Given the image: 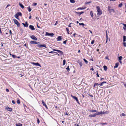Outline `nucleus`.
Listing matches in <instances>:
<instances>
[{
    "label": "nucleus",
    "instance_id": "f257e3e1",
    "mask_svg": "<svg viewBox=\"0 0 126 126\" xmlns=\"http://www.w3.org/2000/svg\"><path fill=\"white\" fill-rule=\"evenodd\" d=\"M96 8L97 12V15L99 16L101 15L102 14V12L100 10L99 7L98 6H96Z\"/></svg>",
    "mask_w": 126,
    "mask_h": 126
},
{
    "label": "nucleus",
    "instance_id": "f03ea898",
    "mask_svg": "<svg viewBox=\"0 0 126 126\" xmlns=\"http://www.w3.org/2000/svg\"><path fill=\"white\" fill-rule=\"evenodd\" d=\"M53 51H55L58 52V53L60 54V55L58 53V54L59 56V55H62L63 54V52L60 50H59L56 49H52Z\"/></svg>",
    "mask_w": 126,
    "mask_h": 126
},
{
    "label": "nucleus",
    "instance_id": "7ed1b4c3",
    "mask_svg": "<svg viewBox=\"0 0 126 126\" xmlns=\"http://www.w3.org/2000/svg\"><path fill=\"white\" fill-rule=\"evenodd\" d=\"M13 21L14 23L17 25L18 27L20 25V23L17 20L15 19H14Z\"/></svg>",
    "mask_w": 126,
    "mask_h": 126
},
{
    "label": "nucleus",
    "instance_id": "20e7f679",
    "mask_svg": "<svg viewBox=\"0 0 126 126\" xmlns=\"http://www.w3.org/2000/svg\"><path fill=\"white\" fill-rule=\"evenodd\" d=\"M54 35V33H49L47 32H46V33L45 35L46 36H53Z\"/></svg>",
    "mask_w": 126,
    "mask_h": 126
},
{
    "label": "nucleus",
    "instance_id": "39448f33",
    "mask_svg": "<svg viewBox=\"0 0 126 126\" xmlns=\"http://www.w3.org/2000/svg\"><path fill=\"white\" fill-rule=\"evenodd\" d=\"M30 43L31 44H36L39 45L40 43L39 42H37L35 41H30Z\"/></svg>",
    "mask_w": 126,
    "mask_h": 126
},
{
    "label": "nucleus",
    "instance_id": "423d86ee",
    "mask_svg": "<svg viewBox=\"0 0 126 126\" xmlns=\"http://www.w3.org/2000/svg\"><path fill=\"white\" fill-rule=\"evenodd\" d=\"M71 96L74 99H75L77 103H79V102L78 101V98H77V97L76 96H74L73 95H71Z\"/></svg>",
    "mask_w": 126,
    "mask_h": 126
},
{
    "label": "nucleus",
    "instance_id": "0eeeda50",
    "mask_svg": "<svg viewBox=\"0 0 126 126\" xmlns=\"http://www.w3.org/2000/svg\"><path fill=\"white\" fill-rule=\"evenodd\" d=\"M30 37L33 40H37V38L33 35H32Z\"/></svg>",
    "mask_w": 126,
    "mask_h": 126
},
{
    "label": "nucleus",
    "instance_id": "6e6552de",
    "mask_svg": "<svg viewBox=\"0 0 126 126\" xmlns=\"http://www.w3.org/2000/svg\"><path fill=\"white\" fill-rule=\"evenodd\" d=\"M37 46L38 47H45L46 48H47V47H46V45L45 44H43L42 45H38Z\"/></svg>",
    "mask_w": 126,
    "mask_h": 126
},
{
    "label": "nucleus",
    "instance_id": "1a4fd4ad",
    "mask_svg": "<svg viewBox=\"0 0 126 126\" xmlns=\"http://www.w3.org/2000/svg\"><path fill=\"white\" fill-rule=\"evenodd\" d=\"M97 115V113H95L93 114H90L89 115V117L90 118L95 117Z\"/></svg>",
    "mask_w": 126,
    "mask_h": 126
},
{
    "label": "nucleus",
    "instance_id": "9d476101",
    "mask_svg": "<svg viewBox=\"0 0 126 126\" xmlns=\"http://www.w3.org/2000/svg\"><path fill=\"white\" fill-rule=\"evenodd\" d=\"M31 63L32 64H33L34 65H36V66H40V67H41V65H40L38 63H35L34 62H32Z\"/></svg>",
    "mask_w": 126,
    "mask_h": 126
},
{
    "label": "nucleus",
    "instance_id": "9b49d317",
    "mask_svg": "<svg viewBox=\"0 0 126 126\" xmlns=\"http://www.w3.org/2000/svg\"><path fill=\"white\" fill-rule=\"evenodd\" d=\"M42 103L43 104V106H45L47 109H48V108L47 105L46 104L45 102L43 100H42Z\"/></svg>",
    "mask_w": 126,
    "mask_h": 126
},
{
    "label": "nucleus",
    "instance_id": "f8f14e48",
    "mask_svg": "<svg viewBox=\"0 0 126 126\" xmlns=\"http://www.w3.org/2000/svg\"><path fill=\"white\" fill-rule=\"evenodd\" d=\"M22 24L24 26V27H28V24L27 22H26L25 24H24V23H22Z\"/></svg>",
    "mask_w": 126,
    "mask_h": 126
},
{
    "label": "nucleus",
    "instance_id": "ddd939ff",
    "mask_svg": "<svg viewBox=\"0 0 126 126\" xmlns=\"http://www.w3.org/2000/svg\"><path fill=\"white\" fill-rule=\"evenodd\" d=\"M29 28L32 30H33L35 29L34 26L32 25H30L29 26Z\"/></svg>",
    "mask_w": 126,
    "mask_h": 126
},
{
    "label": "nucleus",
    "instance_id": "4468645a",
    "mask_svg": "<svg viewBox=\"0 0 126 126\" xmlns=\"http://www.w3.org/2000/svg\"><path fill=\"white\" fill-rule=\"evenodd\" d=\"M6 109H7V110L10 111H11L12 110V109L11 108H9L8 107H7L6 108Z\"/></svg>",
    "mask_w": 126,
    "mask_h": 126
},
{
    "label": "nucleus",
    "instance_id": "2eb2a0df",
    "mask_svg": "<svg viewBox=\"0 0 126 126\" xmlns=\"http://www.w3.org/2000/svg\"><path fill=\"white\" fill-rule=\"evenodd\" d=\"M75 13L77 14H78L79 16H80V15L84 13V12H75Z\"/></svg>",
    "mask_w": 126,
    "mask_h": 126
},
{
    "label": "nucleus",
    "instance_id": "dca6fc26",
    "mask_svg": "<svg viewBox=\"0 0 126 126\" xmlns=\"http://www.w3.org/2000/svg\"><path fill=\"white\" fill-rule=\"evenodd\" d=\"M119 64V63L118 62L117 63H115V65L114 66V68H117Z\"/></svg>",
    "mask_w": 126,
    "mask_h": 126
},
{
    "label": "nucleus",
    "instance_id": "f3484780",
    "mask_svg": "<svg viewBox=\"0 0 126 126\" xmlns=\"http://www.w3.org/2000/svg\"><path fill=\"white\" fill-rule=\"evenodd\" d=\"M110 13H114L115 11L113 9H111L110 10H109V11Z\"/></svg>",
    "mask_w": 126,
    "mask_h": 126
},
{
    "label": "nucleus",
    "instance_id": "a211bd4d",
    "mask_svg": "<svg viewBox=\"0 0 126 126\" xmlns=\"http://www.w3.org/2000/svg\"><path fill=\"white\" fill-rule=\"evenodd\" d=\"M61 36H59L57 38V41H60L62 39Z\"/></svg>",
    "mask_w": 126,
    "mask_h": 126
},
{
    "label": "nucleus",
    "instance_id": "6ab92c4d",
    "mask_svg": "<svg viewBox=\"0 0 126 126\" xmlns=\"http://www.w3.org/2000/svg\"><path fill=\"white\" fill-rule=\"evenodd\" d=\"M89 111L90 112H97V111L96 110H90Z\"/></svg>",
    "mask_w": 126,
    "mask_h": 126
},
{
    "label": "nucleus",
    "instance_id": "aec40b11",
    "mask_svg": "<svg viewBox=\"0 0 126 126\" xmlns=\"http://www.w3.org/2000/svg\"><path fill=\"white\" fill-rule=\"evenodd\" d=\"M78 63L79 64L80 66H81L82 65V62L80 61V60H79L78 61Z\"/></svg>",
    "mask_w": 126,
    "mask_h": 126
},
{
    "label": "nucleus",
    "instance_id": "412c9836",
    "mask_svg": "<svg viewBox=\"0 0 126 126\" xmlns=\"http://www.w3.org/2000/svg\"><path fill=\"white\" fill-rule=\"evenodd\" d=\"M106 83V81H103L101 83H100L99 84V85L100 86H102L104 83Z\"/></svg>",
    "mask_w": 126,
    "mask_h": 126
},
{
    "label": "nucleus",
    "instance_id": "4be33fe9",
    "mask_svg": "<svg viewBox=\"0 0 126 126\" xmlns=\"http://www.w3.org/2000/svg\"><path fill=\"white\" fill-rule=\"evenodd\" d=\"M19 5L22 8V9H23L24 8V6L22 5V4L20 3H19Z\"/></svg>",
    "mask_w": 126,
    "mask_h": 126
},
{
    "label": "nucleus",
    "instance_id": "5701e85b",
    "mask_svg": "<svg viewBox=\"0 0 126 126\" xmlns=\"http://www.w3.org/2000/svg\"><path fill=\"white\" fill-rule=\"evenodd\" d=\"M90 15L92 17H93L94 16V15L93 14V12L91 11L90 12Z\"/></svg>",
    "mask_w": 126,
    "mask_h": 126
},
{
    "label": "nucleus",
    "instance_id": "b1692460",
    "mask_svg": "<svg viewBox=\"0 0 126 126\" xmlns=\"http://www.w3.org/2000/svg\"><path fill=\"white\" fill-rule=\"evenodd\" d=\"M18 16H22V14L20 12H18L16 14Z\"/></svg>",
    "mask_w": 126,
    "mask_h": 126
},
{
    "label": "nucleus",
    "instance_id": "393cba45",
    "mask_svg": "<svg viewBox=\"0 0 126 126\" xmlns=\"http://www.w3.org/2000/svg\"><path fill=\"white\" fill-rule=\"evenodd\" d=\"M16 126H22V125L20 123L16 124Z\"/></svg>",
    "mask_w": 126,
    "mask_h": 126
},
{
    "label": "nucleus",
    "instance_id": "a878e982",
    "mask_svg": "<svg viewBox=\"0 0 126 126\" xmlns=\"http://www.w3.org/2000/svg\"><path fill=\"white\" fill-rule=\"evenodd\" d=\"M126 36L125 35L123 36V41L124 42H125L126 41Z\"/></svg>",
    "mask_w": 126,
    "mask_h": 126
},
{
    "label": "nucleus",
    "instance_id": "bb28decb",
    "mask_svg": "<svg viewBox=\"0 0 126 126\" xmlns=\"http://www.w3.org/2000/svg\"><path fill=\"white\" fill-rule=\"evenodd\" d=\"M102 114H107L109 113V112L108 111H103L102 112Z\"/></svg>",
    "mask_w": 126,
    "mask_h": 126
},
{
    "label": "nucleus",
    "instance_id": "cd10ccee",
    "mask_svg": "<svg viewBox=\"0 0 126 126\" xmlns=\"http://www.w3.org/2000/svg\"><path fill=\"white\" fill-rule=\"evenodd\" d=\"M17 103L18 104H20V100L19 99H17Z\"/></svg>",
    "mask_w": 126,
    "mask_h": 126
},
{
    "label": "nucleus",
    "instance_id": "c85d7f7f",
    "mask_svg": "<svg viewBox=\"0 0 126 126\" xmlns=\"http://www.w3.org/2000/svg\"><path fill=\"white\" fill-rule=\"evenodd\" d=\"M103 68H104V70H105V71H106L107 70V66H105V65H104L103 66Z\"/></svg>",
    "mask_w": 126,
    "mask_h": 126
},
{
    "label": "nucleus",
    "instance_id": "c756f323",
    "mask_svg": "<svg viewBox=\"0 0 126 126\" xmlns=\"http://www.w3.org/2000/svg\"><path fill=\"white\" fill-rule=\"evenodd\" d=\"M85 8H84L83 7H79L77 9L78 10H83L84 9H85Z\"/></svg>",
    "mask_w": 126,
    "mask_h": 126
},
{
    "label": "nucleus",
    "instance_id": "7c9ffc66",
    "mask_svg": "<svg viewBox=\"0 0 126 126\" xmlns=\"http://www.w3.org/2000/svg\"><path fill=\"white\" fill-rule=\"evenodd\" d=\"M14 16L16 19H19V18H18V16L17 15V14L15 15V16Z\"/></svg>",
    "mask_w": 126,
    "mask_h": 126
},
{
    "label": "nucleus",
    "instance_id": "2f4dec72",
    "mask_svg": "<svg viewBox=\"0 0 126 126\" xmlns=\"http://www.w3.org/2000/svg\"><path fill=\"white\" fill-rule=\"evenodd\" d=\"M99 85V84L98 83H95L94 84V87H95V88H96V87H95L97 85Z\"/></svg>",
    "mask_w": 126,
    "mask_h": 126
},
{
    "label": "nucleus",
    "instance_id": "473e14b6",
    "mask_svg": "<svg viewBox=\"0 0 126 126\" xmlns=\"http://www.w3.org/2000/svg\"><path fill=\"white\" fill-rule=\"evenodd\" d=\"M97 115H99L100 114H102V111L99 112H97Z\"/></svg>",
    "mask_w": 126,
    "mask_h": 126
},
{
    "label": "nucleus",
    "instance_id": "72a5a7b5",
    "mask_svg": "<svg viewBox=\"0 0 126 126\" xmlns=\"http://www.w3.org/2000/svg\"><path fill=\"white\" fill-rule=\"evenodd\" d=\"M28 8V10L29 12H30L31 11L32 9L30 8V6H29Z\"/></svg>",
    "mask_w": 126,
    "mask_h": 126
},
{
    "label": "nucleus",
    "instance_id": "f704fd0d",
    "mask_svg": "<svg viewBox=\"0 0 126 126\" xmlns=\"http://www.w3.org/2000/svg\"><path fill=\"white\" fill-rule=\"evenodd\" d=\"M122 58V56H119L118 57V60H121Z\"/></svg>",
    "mask_w": 126,
    "mask_h": 126
},
{
    "label": "nucleus",
    "instance_id": "c9c22d12",
    "mask_svg": "<svg viewBox=\"0 0 126 126\" xmlns=\"http://www.w3.org/2000/svg\"><path fill=\"white\" fill-rule=\"evenodd\" d=\"M66 31L67 32L68 34H69V29L67 28H66Z\"/></svg>",
    "mask_w": 126,
    "mask_h": 126
},
{
    "label": "nucleus",
    "instance_id": "e433bc0d",
    "mask_svg": "<svg viewBox=\"0 0 126 126\" xmlns=\"http://www.w3.org/2000/svg\"><path fill=\"white\" fill-rule=\"evenodd\" d=\"M126 115L124 113H122L120 115V116H124Z\"/></svg>",
    "mask_w": 126,
    "mask_h": 126
},
{
    "label": "nucleus",
    "instance_id": "4c0bfd02",
    "mask_svg": "<svg viewBox=\"0 0 126 126\" xmlns=\"http://www.w3.org/2000/svg\"><path fill=\"white\" fill-rule=\"evenodd\" d=\"M83 60L86 64H87L88 63V62L85 59H83Z\"/></svg>",
    "mask_w": 126,
    "mask_h": 126
},
{
    "label": "nucleus",
    "instance_id": "58836bf2",
    "mask_svg": "<svg viewBox=\"0 0 126 126\" xmlns=\"http://www.w3.org/2000/svg\"><path fill=\"white\" fill-rule=\"evenodd\" d=\"M66 70H67V71H70V69L69 68V66H68L67 68H66Z\"/></svg>",
    "mask_w": 126,
    "mask_h": 126
},
{
    "label": "nucleus",
    "instance_id": "ea45409f",
    "mask_svg": "<svg viewBox=\"0 0 126 126\" xmlns=\"http://www.w3.org/2000/svg\"><path fill=\"white\" fill-rule=\"evenodd\" d=\"M56 53L57 54H58V53L57 52H55L54 51H51L49 52V53Z\"/></svg>",
    "mask_w": 126,
    "mask_h": 126
},
{
    "label": "nucleus",
    "instance_id": "a19ab883",
    "mask_svg": "<svg viewBox=\"0 0 126 126\" xmlns=\"http://www.w3.org/2000/svg\"><path fill=\"white\" fill-rule=\"evenodd\" d=\"M70 2H71L74 3L75 2V1L74 0H70Z\"/></svg>",
    "mask_w": 126,
    "mask_h": 126
},
{
    "label": "nucleus",
    "instance_id": "79ce46f5",
    "mask_svg": "<svg viewBox=\"0 0 126 126\" xmlns=\"http://www.w3.org/2000/svg\"><path fill=\"white\" fill-rule=\"evenodd\" d=\"M66 61L64 60L63 61V65H64L65 64Z\"/></svg>",
    "mask_w": 126,
    "mask_h": 126
},
{
    "label": "nucleus",
    "instance_id": "37998d69",
    "mask_svg": "<svg viewBox=\"0 0 126 126\" xmlns=\"http://www.w3.org/2000/svg\"><path fill=\"white\" fill-rule=\"evenodd\" d=\"M122 6V3H120L119 4L118 6L119 7H121Z\"/></svg>",
    "mask_w": 126,
    "mask_h": 126
},
{
    "label": "nucleus",
    "instance_id": "c03bdc74",
    "mask_svg": "<svg viewBox=\"0 0 126 126\" xmlns=\"http://www.w3.org/2000/svg\"><path fill=\"white\" fill-rule=\"evenodd\" d=\"M24 46H25L27 48H28V45L27 44H25L24 45Z\"/></svg>",
    "mask_w": 126,
    "mask_h": 126
},
{
    "label": "nucleus",
    "instance_id": "a18cd8bd",
    "mask_svg": "<svg viewBox=\"0 0 126 126\" xmlns=\"http://www.w3.org/2000/svg\"><path fill=\"white\" fill-rule=\"evenodd\" d=\"M123 45L124 47H126V43L125 42H124L123 43Z\"/></svg>",
    "mask_w": 126,
    "mask_h": 126
},
{
    "label": "nucleus",
    "instance_id": "49530a36",
    "mask_svg": "<svg viewBox=\"0 0 126 126\" xmlns=\"http://www.w3.org/2000/svg\"><path fill=\"white\" fill-rule=\"evenodd\" d=\"M12 56L13 58H15L17 57V56L14 55H12Z\"/></svg>",
    "mask_w": 126,
    "mask_h": 126
},
{
    "label": "nucleus",
    "instance_id": "de8ad7c7",
    "mask_svg": "<svg viewBox=\"0 0 126 126\" xmlns=\"http://www.w3.org/2000/svg\"><path fill=\"white\" fill-rule=\"evenodd\" d=\"M108 11H109V10H110L111 9V7L110 6H108Z\"/></svg>",
    "mask_w": 126,
    "mask_h": 126
},
{
    "label": "nucleus",
    "instance_id": "09e8293b",
    "mask_svg": "<svg viewBox=\"0 0 126 126\" xmlns=\"http://www.w3.org/2000/svg\"><path fill=\"white\" fill-rule=\"evenodd\" d=\"M94 40H93L91 42V43L92 44V45L94 43Z\"/></svg>",
    "mask_w": 126,
    "mask_h": 126
},
{
    "label": "nucleus",
    "instance_id": "8fccbe9b",
    "mask_svg": "<svg viewBox=\"0 0 126 126\" xmlns=\"http://www.w3.org/2000/svg\"><path fill=\"white\" fill-rule=\"evenodd\" d=\"M37 123L38 124H39L40 123V120L38 118H37Z\"/></svg>",
    "mask_w": 126,
    "mask_h": 126
},
{
    "label": "nucleus",
    "instance_id": "3c124183",
    "mask_svg": "<svg viewBox=\"0 0 126 126\" xmlns=\"http://www.w3.org/2000/svg\"><path fill=\"white\" fill-rule=\"evenodd\" d=\"M79 24L80 25H82L83 26H84V24L83 23H79Z\"/></svg>",
    "mask_w": 126,
    "mask_h": 126
},
{
    "label": "nucleus",
    "instance_id": "603ef678",
    "mask_svg": "<svg viewBox=\"0 0 126 126\" xmlns=\"http://www.w3.org/2000/svg\"><path fill=\"white\" fill-rule=\"evenodd\" d=\"M107 123H101V124L102 125H106L107 124Z\"/></svg>",
    "mask_w": 126,
    "mask_h": 126
},
{
    "label": "nucleus",
    "instance_id": "864d4df0",
    "mask_svg": "<svg viewBox=\"0 0 126 126\" xmlns=\"http://www.w3.org/2000/svg\"><path fill=\"white\" fill-rule=\"evenodd\" d=\"M9 33L10 34V35H11L12 34V32L11 31V30H9Z\"/></svg>",
    "mask_w": 126,
    "mask_h": 126
},
{
    "label": "nucleus",
    "instance_id": "5fc2aeb1",
    "mask_svg": "<svg viewBox=\"0 0 126 126\" xmlns=\"http://www.w3.org/2000/svg\"><path fill=\"white\" fill-rule=\"evenodd\" d=\"M37 4V3H34L33 4V6H36Z\"/></svg>",
    "mask_w": 126,
    "mask_h": 126
},
{
    "label": "nucleus",
    "instance_id": "6e6d98bb",
    "mask_svg": "<svg viewBox=\"0 0 126 126\" xmlns=\"http://www.w3.org/2000/svg\"><path fill=\"white\" fill-rule=\"evenodd\" d=\"M121 24L123 25L124 26H126V24H124V23L122 22L121 23Z\"/></svg>",
    "mask_w": 126,
    "mask_h": 126
},
{
    "label": "nucleus",
    "instance_id": "4d7b16f0",
    "mask_svg": "<svg viewBox=\"0 0 126 126\" xmlns=\"http://www.w3.org/2000/svg\"><path fill=\"white\" fill-rule=\"evenodd\" d=\"M67 40H65V41H64L63 42V43H64V44H66V42H67Z\"/></svg>",
    "mask_w": 126,
    "mask_h": 126
},
{
    "label": "nucleus",
    "instance_id": "13d9d810",
    "mask_svg": "<svg viewBox=\"0 0 126 126\" xmlns=\"http://www.w3.org/2000/svg\"><path fill=\"white\" fill-rule=\"evenodd\" d=\"M97 72V73L96 74V75H97V76L98 77H99V76L98 74V72L97 71L96 72Z\"/></svg>",
    "mask_w": 126,
    "mask_h": 126
},
{
    "label": "nucleus",
    "instance_id": "bf43d9fd",
    "mask_svg": "<svg viewBox=\"0 0 126 126\" xmlns=\"http://www.w3.org/2000/svg\"><path fill=\"white\" fill-rule=\"evenodd\" d=\"M12 102L13 104H15V101L14 100H12Z\"/></svg>",
    "mask_w": 126,
    "mask_h": 126
},
{
    "label": "nucleus",
    "instance_id": "052dcab7",
    "mask_svg": "<svg viewBox=\"0 0 126 126\" xmlns=\"http://www.w3.org/2000/svg\"><path fill=\"white\" fill-rule=\"evenodd\" d=\"M6 90L7 92H9V90L8 89H6Z\"/></svg>",
    "mask_w": 126,
    "mask_h": 126
},
{
    "label": "nucleus",
    "instance_id": "680f3d73",
    "mask_svg": "<svg viewBox=\"0 0 126 126\" xmlns=\"http://www.w3.org/2000/svg\"><path fill=\"white\" fill-rule=\"evenodd\" d=\"M106 36L107 39H108V34H107V32H106Z\"/></svg>",
    "mask_w": 126,
    "mask_h": 126
},
{
    "label": "nucleus",
    "instance_id": "e2e57ef3",
    "mask_svg": "<svg viewBox=\"0 0 126 126\" xmlns=\"http://www.w3.org/2000/svg\"><path fill=\"white\" fill-rule=\"evenodd\" d=\"M77 35V34L76 33H74L73 34V36L75 37V35Z\"/></svg>",
    "mask_w": 126,
    "mask_h": 126
},
{
    "label": "nucleus",
    "instance_id": "0e129e2a",
    "mask_svg": "<svg viewBox=\"0 0 126 126\" xmlns=\"http://www.w3.org/2000/svg\"><path fill=\"white\" fill-rule=\"evenodd\" d=\"M71 24V23H70V24H69V25L68 26L69 27H71V26L70 25V24Z\"/></svg>",
    "mask_w": 126,
    "mask_h": 126
},
{
    "label": "nucleus",
    "instance_id": "69168bd1",
    "mask_svg": "<svg viewBox=\"0 0 126 126\" xmlns=\"http://www.w3.org/2000/svg\"><path fill=\"white\" fill-rule=\"evenodd\" d=\"M65 115H68V113L66 112L65 113Z\"/></svg>",
    "mask_w": 126,
    "mask_h": 126
},
{
    "label": "nucleus",
    "instance_id": "338daca9",
    "mask_svg": "<svg viewBox=\"0 0 126 126\" xmlns=\"http://www.w3.org/2000/svg\"><path fill=\"white\" fill-rule=\"evenodd\" d=\"M119 61V62H120V63H122V61H121V60H118Z\"/></svg>",
    "mask_w": 126,
    "mask_h": 126
},
{
    "label": "nucleus",
    "instance_id": "774afa93",
    "mask_svg": "<svg viewBox=\"0 0 126 126\" xmlns=\"http://www.w3.org/2000/svg\"><path fill=\"white\" fill-rule=\"evenodd\" d=\"M31 17H32L31 16V15H30V16L29 17V19H31Z\"/></svg>",
    "mask_w": 126,
    "mask_h": 126
}]
</instances>
